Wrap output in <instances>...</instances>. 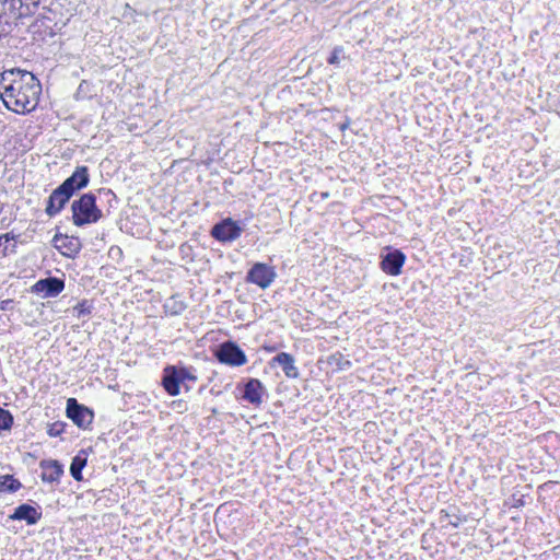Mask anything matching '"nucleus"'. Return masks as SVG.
Wrapping results in <instances>:
<instances>
[{"instance_id": "obj_1", "label": "nucleus", "mask_w": 560, "mask_h": 560, "mask_svg": "<svg viewBox=\"0 0 560 560\" xmlns=\"http://www.w3.org/2000/svg\"><path fill=\"white\" fill-rule=\"evenodd\" d=\"M40 93V82L30 71L12 68L0 73V98L9 110L30 113L37 106Z\"/></svg>"}, {"instance_id": "obj_2", "label": "nucleus", "mask_w": 560, "mask_h": 560, "mask_svg": "<svg viewBox=\"0 0 560 560\" xmlns=\"http://www.w3.org/2000/svg\"><path fill=\"white\" fill-rule=\"evenodd\" d=\"M198 381L197 370L183 363L166 365L162 372L161 384L170 396H177L182 388L190 390Z\"/></svg>"}, {"instance_id": "obj_3", "label": "nucleus", "mask_w": 560, "mask_h": 560, "mask_svg": "<svg viewBox=\"0 0 560 560\" xmlns=\"http://www.w3.org/2000/svg\"><path fill=\"white\" fill-rule=\"evenodd\" d=\"M72 223L78 228L95 224L105 217L104 210L96 202V194L88 191L71 203Z\"/></svg>"}, {"instance_id": "obj_4", "label": "nucleus", "mask_w": 560, "mask_h": 560, "mask_svg": "<svg viewBox=\"0 0 560 560\" xmlns=\"http://www.w3.org/2000/svg\"><path fill=\"white\" fill-rule=\"evenodd\" d=\"M39 4L40 0H0L1 20L11 25L18 20L35 14Z\"/></svg>"}, {"instance_id": "obj_5", "label": "nucleus", "mask_w": 560, "mask_h": 560, "mask_svg": "<svg viewBox=\"0 0 560 560\" xmlns=\"http://www.w3.org/2000/svg\"><path fill=\"white\" fill-rule=\"evenodd\" d=\"M215 359L229 366H242L247 362L245 352L232 340L220 343L214 351Z\"/></svg>"}, {"instance_id": "obj_6", "label": "nucleus", "mask_w": 560, "mask_h": 560, "mask_svg": "<svg viewBox=\"0 0 560 560\" xmlns=\"http://www.w3.org/2000/svg\"><path fill=\"white\" fill-rule=\"evenodd\" d=\"M66 415L82 430L90 429L94 419L93 410L80 404L75 398L67 400Z\"/></svg>"}, {"instance_id": "obj_7", "label": "nucleus", "mask_w": 560, "mask_h": 560, "mask_svg": "<svg viewBox=\"0 0 560 560\" xmlns=\"http://www.w3.org/2000/svg\"><path fill=\"white\" fill-rule=\"evenodd\" d=\"M277 278V272L273 266L265 262H255L247 271L246 282L258 285L261 289H267Z\"/></svg>"}, {"instance_id": "obj_8", "label": "nucleus", "mask_w": 560, "mask_h": 560, "mask_svg": "<svg viewBox=\"0 0 560 560\" xmlns=\"http://www.w3.org/2000/svg\"><path fill=\"white\" fill-rule=\"evenodd\" d=\"M385 253L381 255V269L389 276H398L406 261V255L397 248L385 247Z\"/></svg>"}, {"instance_id": "obj_9", "label": "nucleus", "mask_w": 560, "mask_h": 560, "mask_svg": "<svg viewBox=\"0 0 560 560\" xmlns=\"http://www.w3.org/2000/svg\"><path fill=\"white\" fill-rule=\"evenodd\" d=\"M243 226L232 219H223L212 226L211 236L219 242H232L240 237Z\"/></svg>"}, {"instance_id": "obj_10", "label": "nucleus", "mask_w": 560, "mask_h": 560, "mask_svg": "<svg viewBox=\"0 0 560 560\" xmlns=\"http://www.w3.org/2000/svg\"><path fill=\"white\" fill-rule=\"evenodd\" d=\"M90 184V170L86 165L77 166L74 172L66 178L60 186L72 196L88 187Z\"/></svg>"}, {"instance_id": "obj_11", "label": "nucleus", "mask_w": 560, "mask_h": 560, "mask_svg": "<svg viewBox=\"0 0 560 560\" xmlns=\"http://www.w3.org/2000/svg\"><path fill=\"white\" fill-rule=\"evenodd\" d=\"M65 289V280L57 277L39 279L32 287V292L43 299L55 298Z\"/></svg>"}, {"instance_id": "obj_12", "label": "nucleus", "mask_w": 560, "mask_h": 560, "mask_svg": "<svg viewBox=\"0 0 560 560\" xmlns=\"http://www.w3.org/2000/svg\"><path fill=\"white\" fill-rule=\"evenodd\" d=\"M72 197L71 194L59 185L51 191L46 200L45 213L49 218L59 215Z\"/></svg>"}, {"instance_id": "obj_13", "label": "nucleus", "mask_w": 560, "mask_h": 560, "mask_svg": "<svg viewBox=\"0 0 560 560\" xmlns=\"http://www.w3.org/2000/svg\"><path fill=\"white\" fill-rule=\"evenodd\" d=\"M52 244L61 255L69 258H74L82 249V243L78 236H69L60 232L55 234Z\"/></svg>"}, {"instance_id": "obj_14", "label": "nucleus", "mask_w": 560, "mask_h": 560, "mask_svg": "<svg viewBox=\"0 0 560 560\" xmlns=\"http://www.w3.org/2000/svg\"><path fill=\"white\" fill-rule=\"evenodd\" d=\"M43 517V509L39 504L23 503L16 506L9 516L13 521H24L27 525L37 524Z\"/></svg>"}, {"instance_id": "obj_15", "label": "nucleus", "mask_w": 560, "mask_h": 560, "mask_svg": "<svg viewBox=\"0 0 560 560\" xmlns=\"http://www.w3.org/2000/svg\"><path fill=\"white\" fill-rule=\"evenodd\" d=\"M56 25L57 23L52 18L47 15H39L30 25V31L36 39L46 40L47 38H51L56 35Z\"/></svg>"}, {"instance_id": "obj_16", "label": "nucleus", "mask_w": 560, "mask_h": 560, "mask_svg": "<svg viewBox=\"0 0 560 560\" xmlns=\"http://www.w3.org/2000/svg\"><path fill=\"white\" fill-rule=\"evenodd\" d=\"M269 365L271 368L273 366H280L282 369L283 374L288 378H299L300 377V370L295 365V359L291 353L288 352H279L277 353L271 360L269 361Z\"/></svg>"}, {"instance_id": "obj_17", "label": "nucleus", "mask_w": 560, "mask_h": 560, "mask_svg": "<svg viewBox=\"0 0 560 560\" xmlns=\"http://www.w3.org/2000/svg\"><path fill=\"white\" fill-rule=\"evenodd\" d=\"M266 394V388L258 378H249L242 389V399L252 404L253 406H260L262 396Z\"/></svg>"}, {"instance_id": "obj_18", "label": "nucleus", "mask_w": 560, "mask_h": 560, "mask_svg": "<svg viewBox=\"0 0 560 560\" xmlns=\"http://www.w3.org/2000/svg\"><path fill=\"white\" fill-rule=\"evenodd\" d=\"M40 479L45 483H59L65 470L63 465L56 459H43L39 463Z\"/></svg>"}, {"instance_id": "obj_19", "label": "nucleus", "mask_w": 560, "mask_h": 560, "mask_svg": "<svg viewBox=\"0 0 560 560\" xmlns=\"http://www.w3.org/2000/svg\"><path fill=\"white\" fill-rule=\"evenodd\" d=\"M94 192L96 194V201L100 200V202L106 207L104 211L105 215H109L112 210L116 209L119 202L116 194L109 188H100Z\"/></svg>"}, {"instance_id": "obj_20", "label": "nucleus", "mask_w": 560, "mask_h": 560, "mask_svg": "<svg viewBox=\"0 0 560 560\" xmlns=\"http://www.w3.org/2000/svg\"><path fill=\"white\" fill-rule=\"evenodd\" d=\"M88 456L89 451L83 448L80 450L77 453V455L72 458L70 465V475L77 481H81L83 479L82 470L88 464Z\"/></svg>"}, {"instance_id": "obj_21", "label": "nucleus", "mask_w": 560, "mask_h": 560, "mask_svg": "<svg viewBox=\"0 0 560 560\" xmlns=\"http://www.w3.org/2000/svg\"><path fill=\"white\" fill-rule=\"evenodd\" d=\"M16 237L13 233L0 235V258L16 253Z\"/></svg>"}, {"instance_id": "obj_22", "label": "nucleus", "mask_w": 560, "mask_h": 560, "mask_svg": "<svg viewBox=\"0 0 560 560\" xmlns=\"http://www.w3.org/2000/svg\"><path fill=\"white\" fill-rule=\"evenodd\" d=\"M22 488V483L13 475L0 476V492L14 493Z\"/></svg>"}, {"instance_id": "obj_23", "label": "nucleus", "mask_w": 560, "mask_h": 560, "mask_svg": "<svg viewBox=\"0 0 560 560\" xmlns=\"http://www.w3.org/2000/svg\"><path fill=\"white\" fill-rule=\"evenodd\" d=\"M165 313L172 316L179 315L186 310V304L175 296H171L164 304Z\"/></svg>"}, {"instance_id": "obj_24", "label": "nucleus", "mask_w": 560, "mask_h": 560, "mask_svg": "<svg viewBox=\"0 0 560 560\" xmlns=\"http://www.w3.org/2000/svg\"><path fill=\"white\" fill-rule=\"evenodd\" d=\"M94 310L93 302L90 300H82L73 307V314L78 317L90 316Z\"/></svg>"}, {"instance_id": "obj_25", "label": "nucleus", "mask_w": 560, "mask_h": 560, "mask_svg": "<svg viewBox=\"0 0 560 560\" xmlns=\"http://www.w3.org/2000/svg\"><path fill=\"white\" fill-rule=\"evenodd\" d=\"M526 498H528V494L521 493L520 491L513 492L509 499L504 502L505 505L510 508H522L524 506L526 502Z\"/></svg>"}, {"instance_id": "obj_26", "label": "nucleus", "mask_w": 560, "mask_h": 560, "mask_svg": "<svg viewBox=\"0 0 560 560\" xmlns=\"http://www.w3.org/2000/svg\"><path fill=\"white\" fill-rule=\"evenodd\" d=\"M440 520L442 523L445 522L447 526H451L452 528H457L465 521V517H460L458 515H451L447 512L441 511Z\"/></svg>"}, {"instance_id": "obj_27", "label": "nucleus", "mask_w": 560, "mask_h": 560, "mask_svg": "<svg viewBox=\"0 0 560 560\" xmlns=\"http://www.w3.org/2000/svg\"><path fill=\"white\" fill-rule=\"evenodd\" d=\"M67 423L63 421H55L48 424L47 434L50 438L60 436L66 430Z\"/></svg>"}, {"instance_id": "obj_28", "label": "nucleus", "mask_w": 560, "mask_h": 560, "mask_svg": "<svg viewBox=\"0 0 560 560\" xmlns=\"http://www.w3.org/2000/svg\"><path fill=\"white\" fill-rule=\"evenodd\" d=\"M345 58V50L341 46H336L331 52L330 56L327 58V62L331 66L338 67L340 63V60Z\"/></svg>"}, {"instance_id": "obj_29", "label": "nucleus", "mask_w": 560, "mask_h": 560, "mask_svg": "<svg viewBox=\"0 0 560 560\" xmlns=\"http://www.w3.org/2000/svg\"><path fill=\"white\" fill-rule=\"evenodd\" d=\"M329 363L335 364L339 370H346L351 366V362L345 359L340 352L332 354L329 358Z\"/></svg>"}, {"instance_id": "obj_30", "label": "nucleus", "mask_w": 560, "mask_h": 560, "mask_svg": "<svg viewBox=\"0 0 560 560\" xmlns=\"http://www.w3.org/2000/svg\"><path fill=\"white\" fill-rule=\"evenodd\" d=\"M16 301L13 299H7L0 302V310L3 312H11L16 306Z\"/></svg>"}, {"instance_id": "obj_31", "label": "nucleus", "mask_w": 560, "mask_h": 560, "mask_svg": "<svg viewBox=\"0 0 560 560\" xmlns=\"http://www.w3.org/2000/svg\"><path fill=\"white\" fill-rule=\"evenodd\" d=\"M280 347H282V345H264L262 349L267 352H276Z\"/></svg>"}, {"instance_id": "obj_32", "label": "nucleus", "mask_w": 560, "mask_h": 560, "mask_svg": "<svg viewBox=\"0 0 560 560\" xmlns=\"http://www.w3.org/2000/svg\"><path fill=\"white\" fill-rule=\"evenodd\" d=\"M555 110L560 116V94L557 101L555 102Z\"/></svg>"}, {"instance_id": "obj_33", "label": "nucleus", "mask_w": 560, "mask_h": 560, "mask_svg": "<svg viewBox=\"0 0 560 560\" xmlns=\"http://www.w3.org/2000/svg\"><path fill=\"white\" fill-rule=\"evenodd\" d=\"M327 197H328V192H323V194H322V198H323V199H324V198H327Z\"/></svg>"}]
</instances>
